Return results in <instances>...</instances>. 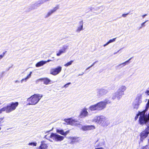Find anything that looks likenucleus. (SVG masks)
Listing matches in <instances>:
<instances>
[{
  "mask_svg": "<svg viewBox=\"0 0 149 149\" xmlns=\"http://www.w3.org/2000/svg\"><path fill=\"white\" fill-rule=\"evenodd\" d=\"M3 102H2L0 100V104H2Z\"/></svg>",
  "mask_w": 149,
  "mask_h": 149,
  "instance_id": "46",
  "label": "nucleus"
},
{
  "mask_svg": "<svg viewBox=\"0 0 149 149\" xmlns=\"http://www.w3.org/2000/svg\"><path fill=\"white\" fill-rule=\"evenodd\" d=\"M132 58H130L128 60L125 61L124 62L120 64V65H123L124 66L129 63V61L132 59Z\"/></svg>",
  "mask_w": 149,
  "mask_h": 149,
  "instance_id": "25",
  "label": "nucleus"
},
{
  "mask_svg": "<svg viewBox=\"0 0 149 149\" xmlns=\"http://www.w3.org/2000/svg\"><path fill=\"white\" fill-rule=\"evenodd\" d=\"M149 107V100H148L147 103L146 104L145 109L143 111H142L143 112L146 113V112L148 110Z\"/></svg>",
  "mask_w": 149,
  "mask_h": 149,
  "instance_id": "22",
  "label": "nucleus"
},
{
  "mask_svg": "<svg viewBox=\"0 0 149 149\" xmlns=\"http://www.w3.org/2000/svg\"><path fill=\"white\" fill-rule=\"evenodd\" d=\"M149 134V125L144 130L142 131L140 134V141L139 143L142 142L143 140L147 137Z\"/></svg>",
  "mask_w": 149,
  "mask_h": 149,
  "instance_id": "6",
  "label": "nucleus"
},
{
  "mask_svg": "<svg viewBox=\"0 0 149 149\" xmlns=\"http://www.w3.org/2000/svg\"><path fill=\"white\" fill-rule=\"evenodd\" d=\"M1 130V127H0V130Z\"/></svg>",
  "mask_w": 149,
  "mask_h": 149,
  "instance_id": "53",
  "label": "nucleus"
},
{
  "mask_svg": "<svg viewBox=\"0 0 149 149\" xmlns=\"http://www.w3.org/2000/svg\"><path fill=\"white\" fill-rule=\"evenodd\" d=\"M109 122H108L106 124V125L108 124H109Z\"/></svg>",
  "mask_w": 149,
  "mask_h": 149,
  "instance_id": "50",
  "label": "nucleus"
},
{
  "mask_svg": "<svg viewBox=\"0 0 149 149\" xmlns=\"http://www.w3.org/2000/svg\"><path fill=\"white\" fill-rule=\"evenodd\" d=\"M2 57V56H0V60H1L2 58H1V57Z\"/></svg>",
  "mask_w": 149,
  "mask_h": 149,
  "instance_id": "49",
  "label": "nucleus"
},
{
  "mask_svg": "<svg viewBox=\"0 0 149 149\" xmlns=\"http://www.w3.org/2000/svg\"><path fill=\"white\" fill-rule=\"evenodd\" d=\"M41 95L35 94L28 98L27 100L29 105H35L38 103L42 97Z\"/></svg>",
  "mask_w": 149,
  "mask_h": 149,
  "instance_id": "2",
  "label": "nucleus"
},
{
  "mask_svg": "<svg viewBox=\"0 0 149 149\" xmlns=\"http://www.w3.org/2000/svg\"><path fill=\"white\" fill-rule=\"evenodd\" d=\"M84 74V72H82V74H79L78 75V76H80V75H83V74Z\"/></svg>",
  "mask_w": 149,
  "mask_h": 149,
  "instance_id": "44",
  "label": "nucleus"
},
{
  "mask_svg": "<svg viewBox=\"0 0 149 149\" xmlns=\"http://www.w3.org/2000/svg\"><path fill=\"white\" fill-rule=\"evenodd\" d=\"M51 131V130H49V131H47V132H46L45 133H48L49 132H50V131Z\"/></svg>",
  "mask_w": 149,
  "mask_h": 149,
  "instance_id": "47",
  "label": "nucleus"
},
{
  "mask_svg": "<svg viewBox=\"0 0 149 149\" xmlns=\"http://www.w3.org/2000/svg\"><path fill=\"white\" fill-rule=\"evenodd\" d=\"M70 139L71 140V143H73L79 141L78 137H70Z\"/></svg>",
  "mask_w": 149,
  "mask_h": 149,
  "instance_id": "20",
  "label": "nucleus"
},
{
  "mask_svg": "<svg viewBox=\"0 0 149 149\" xmlns=\"http://www.w3.org/2000/svg\"><path fill=\"white\" fill-rule=\"evenodd\" d=\"M97 93L99 95L102 94V88L98 89L97 90Z\"/></svg>",
  "mask_w": 149,
  "mask_h": 149,
  "instance_id": "30",
  "label": "nucleus"
},
{
  "mask_svg": "<svg viewBox=\"0 0 149 149\" xmlns=\"http://www.w3.org/2000/svg\"><path fill=\"white\" fill-rule=\"evenodd\" d=\"M80 129L84 131H86L93 130L95 129V127L93 125H84L82 126Z\"/></svg>",
  "mask_w": 149,
  "mask_h": 149,
  "instance_id": "12",
  "label": "nucleus"
},
{
  "mask_svg": "<svg viewBox=\"0 0 149 149\" xmlns=\"http://www.w3.org/2000/svg\"><path fill=\"white\" fill-rule=\"evenodd\" d=\"M62 70V67L59 66L57 68L52 69L50 70V73L54 75H56L59 73Z\"/></svg>",
  "mask_w": 149,
  "mask_h": 149,
  "instance_id": "9",
  "label": "nucleus"
},
{
  "mask_svg": "<svg viewBox=\"0 0 149 149\" xmlns=\"http://www.w3.org/2000/svg\"><path fill=\"white\" fill-rule=\"evenodd\" d=\"M145 93L147 94L148 95H149V87L147 89Z\"/></svg>",
  "mask_w": 149,
  "mask_h": 149,
  "instance_id": "37",
  "label": "nucleus"
},
{
  "mask_svg": "<svg viewBox=\"0 0 149 149\" xmlns=\"http://www.w3.org/2000/svg\"><path fill=\"white\" fill-rule=\"evenodd\" d=\"M68 46L66 45H64L63 46L62 50L64 51L65 53L66 52V50L68 49Z\"/></svg>",
  "mask_w": 149,
  "mask_h": 149,
  "instance_id": "29",
  "label": "nucleus"
},
{
  "mask_svg": "<svg viewBox=\"0 0 149 149\" xmlns=\"http://www.w3.org/2000/svg\"><path fill=\"white\" fill-rule=\"evenodd\" d=\"M40 81H43L44 84L45 85H48L51 81V80L47 78H40L37 80L36 81V82L38 83Z\"/></svg>",
  "mask_w": 149,
  "mask_h": 149,
  "instance_id": "13",
  "label": "nucleus"
},
{
  "mask_svg": "<svg viewBox=\"0 0 149 149\" xmlns=\"http://www.w3.org/2000/svg\"><path fill=\"white\" fill-rule=\"evenodd\" d=\"M91 111H99L102 109V102H100L96 104L91 106L89 108Z\"/></svg>",
  "mask_w": 149,
  "mask_h": 149,
  "instance_id": "7",
  "label": "nucleus"
},
{
  "mask_svg": "<svg viewBox=\"0 0 149 149\" xmlns=\"http://www.w3.org/2000/svg\"><path fill=\"white\" fill-rule=\"evenodd\" d=\"M139 116L138 123L142 125H143L146 124L149 120L146 118V115H145V113L139 111L137 114L135 116L134 119L135 121H136L138 118Z\"/></svg>",
  "mask_w": 149,
  "mask_h": 149,
  "instance_id": "1",
  "label": "nucleus"
},
{
  "mask_svg": "<svg viewBox=\"0 0 149 149\" xmlns=\"http://www.w3.org/2000/svg\"><path fill=\"white\" fill-rule=\"evenodd\" d=\"M129 14V13H127L126 14H122V16L124 17H126V16Z\"/></svg>",
  "mask_w": 149,
  "mask_h": 149,
  "instance_id": "39",
  "label": "nucleus"
},
{
  "mask_svg": "<svg viewBox=\"0 0 149 149\" xmlns=\"http://www.w3.org/2000/svg\"><path fill=\"white\" fill-rule=\"evenodd\" d=\"M19 82L17 80V81H15V82L16 83V82Z\"/></svg>",
  "mask_w": 149,
  "mask_h": 149,
  "instance_id": "51",
  "label": "nucleus"
},
{
  "mask_svg": "<svg viewBox=\"0 0 149 149\" xmlns=\"http://www.w3.org/2000/svg\"><path fill=\"white\" fill-rule=\"evenodd\" d=\"M5 111L6 112V110L5 107H4L0 109V114H1L2 112Z\"/></svg>",
  "mask_w": 149,
  "mask_h": 149,
  "instance_id": "34",
  "label": "nucleus"
},
{
  "mask_svg": "<svg viewBox=\"0 0 149 149\" xmlns=\"http://www.w3.org/2000/svg\"><path fill=\"white\" fill-rule=\"evenodd\" d=\"M91 67L89 66V67H88V68H87L86 69V70H88V69H89Z\"/></svg>",
  "mask_w": 149,
  "mask_h": 149,
  "instance_id": "45",
  "label": "nucleus"
},
{
  "mask_svg": "<svg viewBox=\"0 0 149 149\" xmlns=\"http://www.w3.org/2000/svg\"><path fill=\"white\" fill-rule=\"evenodd\" d=\"M4 117L0 118V126H2L1 124L4 122L3 120L4 119Z\"/></svg>",
  "mask_w": 149,
  "mask_h": 149,
  "instance_id": "28",
  "label": "nucleus"
},
{
  "mask_svg": "<svg viewBox=\"0 0 149 149\" xmlns=\"http://www.w3.org/2000/svg\"><path fill=\"white\" fill-rule=\"evenodd\" d=\"M88 115V113L87 111L86 108H84L81 111L80 116L81 117H85L87 116Z\"/></svg>",
  "mask_w": 149,
  "mask_h": 149,
  "instance_id": "15",
  "label": "nucleus"
},
{
  "mask_svg": "<svg viewBox=\"0 0 149 149\" xmlns=\"http://www.w3.org/2000/svg\"><path fill=\"white\" fill-rule=\"evenodd\" d=\"M40 5L38 1L34 2L31 5L30 7H29V11L36 9L38 7L40 6Z\"/></svg>",
  "mask_w": 149,
  "mask_h": 149,
  "instance_id": "11",
  "label": "nucleus"
},
{
  "mask_svg": "<svg viewBox=\"0 0 149 149\" xmlns=\"http://www.w3.org/2000/svg\"><path fill=\"white\" fill-rule=\"evenodd\" d=\"M116 39V38H113L112 39L110 40L109 41H108L106 44H104L103 45V46H106V45H108V44H109V43H111V42H112L115 41Z\"/></svg>",
  "mask_w": 149,
  "mask_h": 149,
  "instance_id": "23",
  "label": "nucleus"
},
{
  "mask_svg": "<svg viewBox=\"0 0 149 149\" xmlns=\"http://www.w3.org/2000/svg\"><path fill=\"white\" fill-rule=\"evenodd\" d=\"M37 143L36 142H31L28 144L29 145L31 146L33 145V146H37Z\"/></svg>",
  "mask_w": 149,
  "mask_h": 149,
  "instance_id": "31",
  "label": "nucleus"
},
{
  "mask_svg": "<svg viewBox=\"0 0 149 149\" xmlns=\"http://www.w3.org/2000/svg\"><path fill=\"white\" fill-rule=\"evenodd\" d=\"M141 149H149V147L148 145H146L143 146L141 148Z\"/></svg>",
  "mask_w": 149,
  "mask_h": 149,
  "instance_id": "35",
  "label": "nucleus"
},
{
  "mask_svg": "<svg viewBox=\"0 0 149 149\" xmlns=\"http://www.w3.org/2000/svg\"><path fill=\"white\" fill-rule=\"evenodd\" d=\"M44 141H41V144L39 148H38V149H47V145L46 144L43 143Z\"/></svg>",
  "mask_w": 149,
  "mask_h": 149,
  "instance_id": "17",
  "label": "nucleus"
},
{
  "mask_svg": "<svg viewBox=\"0 0 149 149\" xmlns=\"http://www.w3.org/2000/svg\"><path fill=\"white\" fill-rule=\"evenodd\" d=\"M44 138L46 139L51 142L53 141H61L64 139V137L60 136L56 133H52L49 137H47V135L45 136Z\"/></svg>",
  "mask_w": 149,
  "mask_h": 149,
  "instance_id": "3",
  "label": "nucleus"
},
{
  "mask_svg": "<svg viewBox=\"0 0 149 149\" xmlns=\"http://www.w3.org/2000/svg\"><path fill=\"white\" fill-rule=\"evenodd\" d=\"M46 64V62L45 61H42L37 63L36 65V67H38L42 66L44 64Z\"/></svg>",
  "mask_w": 149,
  "mask_h": 149,
  "instance_id": "19",
  "label": "nucleus"
},
{
  "mask_svg": "<svg viewBox=\"0 0 149 149\" xmlns=\"http://www.w3.org/2000/svg\"><path fill=\"white\" fill-rule=\"evenodd\" d=\"M96 62H94L90 67H92L95 64V63H96Z\"/></svg>",
  "mask_w": 149,
  "mask_h": 149,
  "instance_id": "42",
  "label": "nucleus"
},
{
  "mask_svg": "<svg viewBox=\"0 0 149 149\" xmlns=\"http://www.w3.org/2000/svg\"><path fill=\"white\" fill-rule=\"evenodd\" d=\"M95 149H102V148H96Z\"/></svg>",
  "mask_w": 149,
  "mask_h": 149,
  "instance_id": "48",
  "label": "nucleus"
},
{
  "mask_svg": "<svg viewBox=\"0 0 149 149\" xmlns=\"http://www.w3.org/2000/svg\"><path fill=\"white\" fill-rule=\"evenodd\" d=\"M79 25L78 26L77 29L76 30V32H79L83 30V21H81L79 23Z\"/></svg>",
  "mask_w": 149,
  "mask_h": 149,
  "instance_id": "14",
  "label": "nucleus"
},
{
  "mask_svg": "<svg viewBox=\"0 0 149 149\" xmlns=\"http://www.w3.org/2000/svg\"><path fill=\"white\" fill-rule=\"evenodd\" d=\"M32 72H31L25 78L23 79L21 81V83H22L23 81L26 82L27 80L31 77Z\"/></svg>",
  "mask_w": 149,
  "mask_h": 149,
  "instance_id": "21",
  "label": "nucleus"
},
{
  "mask_svg": "<svg viewBox=\"0 0 149 149\" xmlns=\"http://www.w3.org/2000/svg\"><path fill=\"white\" fill-rule=\"evenodd\" d=\"M64 120L68 124L73 126H76L79 128H81L82 127L81 123L75 119L72 118H69L65 119Z\"/></svg>",
  "mask_w": 149,
  "mask_h": 149,
  "instance_id": "4",
  "label": "nucleus"
},
{
  "mask_svg": "<svg viewBox=\"0 0 149 149\" xmlns=\"http://www.w3.org/2000/svg\"><path fill=\"white\" fill-rule=\"evenodd\" d=\"M95 122L100 124L102 121V116L96 117L95 119Z\"/></svg>",
  "mask_w": 149,
  "mask_h": 149,
  "instance_id": "18",
  "label": "nucleus"
},
{
  "mask_svg": "<svg viewBox=\"0 0 149 149\" xmlns=\"http://www.w3.org/2000/svg\"><path fill=\"white\" fill-rule=\"evenodd\" d=\"M5 53H6V52H3L2 54L0 55V56H2V57H1L2 58L4 56V55L5 54Z\"/></svg>",
  "mask_w": 149,
  "mask_h": 149,
  "instance_id": "41",
  "label": "nucleus"
},
{
  "mask_svg": "<svg viewBox=\"0 0 149 149\" xmlns=\"http://www.w3.org/2000/svg\"><path fill=\"white\" fill-rule=\"evenodd\" d=\"M38 1L40 5L42 4L45 2H46L45 0H39V1Z\"/></svg>",
  "mask_w": 149,
  "mask_h": 149,
  "instance_id": "32",
  "label": "nucleus"
},
{
  "mask_svg": "<svg viewBox=\"0 0 149 149\" xmlns=\"http://www.w3.org/2000/svg\"><path fill=\"white\" fill-rule=\"evenodd\" d=\"M71 84L70 82H69L66 84H65V85H64L63 86L64 87H65V88H66L68 86V85Z\"/></svg>",
  "mask_w": 149,
  "mask_h": 149,
  "instance_id": "36",
  "label": "nucleus"
},
{
  "mask_svg": "<svg viewBox=\"0 0 149 149\" xmlns=\"http://www.w3.org/2000/svg\"><path fill=\"white\" fill-rule=\"evenodd\" d=\"M59 8V6L58 5L54 7L52 9H51L48 12L47 14L45 16V18H47L49 17L54 12H56Z\"/></svg>",
  "mask_w": 149,
  "mask_h": 149,
  "instance_id": "10",
  "label": "nucleus"
},
{
  "mask_svg": "<svg viewBox=\"0 0 149 149\" xmlns=\"http://www.w3.org/2000/svg\"><path fill=\"white\" fill-rule=\"evenodd\" d=\"M148 20H146V21H145V22H143L141 24V27L140 28H141L143 26H145V25H144V24L145 23H146V22H147V21H148Z\"/></svg>",
  "mask_w": 149,
  "mask_h": 149,
  "instance_id": "40",
  "label": "nucleus"
},
{
  "mask_svg": "<svg viewBox=\"0 0 149 149\" xmlns=\"http://www.w3.org/2000/svg\"><path fill=\"white\" fill-rule=\"evenodd\" d=\"M19 103L17 102H12L9 104L7 106L4 107L6 110V113H9L15 110L18 106Z\"/></svg>",
  "mask_w": 149,
  "mask_h": 149,
  "instance_id": "5",
  "label": "nucleus"
},
{
  "mask_svg": "<svg viewBox=\"0 0 149 149\" xmlns=\"http://www.w3.org/2000/svg\"><path fill=\"white\" fill-rule=\"evenodd\" d=\"M147 14H144V15H142V17H143V18H144V17H145V16H147Z\"/></svg>",
  "mask_w": 149,
  "mask_h": 149,
  "instance_id": "43",
  "label": "nucleus"
},
{
  "mask_svg": "<svg viewBox=\"0 0 149 149\" xmlns=\"http://www.w3.org/2000/svg\"><path fill=\"white\" fill-rule=\"evenodd\" d=\"M148 143H149V139H148Z\"/></svg>",
  "mask_w": 149,
  "mask_h": 149,
  "instance_id": "52",
  "label": "nucleus"
},
{
  "mask_svg": "<svg viewBox=\"0 0 149 149\" xmlns=\"http://www.w3.org/2000/svg\"><path fill=\"white\" fill-rule=\"evenodd\" d=\"M110 103V102L109 100H105L103 102V108L105 107V106L109 103Z\"/></svg>",
  "mask_w": 149,
  "mask_h": 149,
  "instance_id": "24",
  "label": "nucleus"
},
{
  "mask_svg": "<svg viewBox=\"0 0 149 149\" xmlns=\"http://www.w3.org/2000/svg\"><path fill=\"white\" fill-rule=\"evenodd\" d=\"M56 132L58 134L62 135L65 136L69 132V130H68L65 132H64L63 130H62L57 129L56 130Z\"/></svg>",
  "mask_w": 149,
  "mask_h": 149,
  "instance_id": "16",
  "label": "nucleus"
},
{
  "mask_svg": "<svg viewBox=\"0 0 149 149\" xmlns=\"http://www.w3.org/2000/svg\"><path fill=\"white\" fill-rule=\"evenodd\" d=\"M52 59H53L52 60H47V61H45V62H46V63H47V62H49L51 61H53L54 60V57H52Z\"/></svg>",
  "mask_w": 149,
  "mask_h": 149,
  "instance_id": "38",
  "label": "nucleus"
},
{
  "mask_svg": "<svg viewBox=\"0 0 149 149\" xmlns=\"http://www.w3.org/2000/svg\"><path fill=\"white\" fill-rule=\"evenodd\" d=\"M64 51H63L62 49L60 50L58 53H57V56H60L61 54L64 53Z\"/></svg>",
  "mask_w": 149,
  "mask_h": 149,
  "instance_id": "26",
  "label": "nucleus"
},
{
  "mask_svg": "<svg viewBox=\"0 0 149 149\" xmlns=\"http://www.w3.org/2000/svg\"><path fill=\"white\" fill-rule=\"evenodd\" d=\"M73 61H71L68 62L66 64H65L64 65V66L65 67H67L69 65H71L72 63L73 62Z\"/></svg>",
  "mask_w": 149,
  "mask_h": 149,
  "instance_id": "27",
  "label": "nucleus"
},
{
  "mask_svg": "<svg viewBox=\"0 0 149 149\" xmlns=\"http://www.w3.org/2000/svg\"><path fill=\"white\" fill-rule=\"evenodd\" d=\"M139 104H134V108L137 110L139 107Z\"/></svg>",
  "mask_w": 149,
  "mask_h": 149,
  "instance_id": "33",
  "label": "nucleus"
},
{
  "mask_svg": "<svg viewBox=\"0 0 149 149\" xmlns=\"http://www.w3.org/2000/svg\"><path fill=\"white\" fill-rule=\"evenodd\" d=\"M126 89V87L124 86H121L118 90L115 93V97L120 99L122 95H124V92Z\"/></svg>",
  "mask_w": 149,
  "mask_h": 149,
  "instance_id": "8",
  "label": "nucleus"
}]
</instances>
